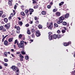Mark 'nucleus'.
<instances>
[{
	"mask_svg": "<svg viewBox=\"0 0 75 75\" xmlns=\"http://www.w3.org/2000/svg\"><path fill=\"white\" fill-rule=\"evenodd\" d=\"M69 13H67L65 15H63L62 16L59 18V20L57 21V23L59 24H60L61 23H62L63 22V20H64L65 18H68L69 17Z\"/></svg>",
	"mask_w": 75,
	"mask_h": 75,
	"instance_id": "nucleus-1",
	"label": "nucleus"
},
{
	"mask_svg": "<svg viewBox=\"0 0 75 75\" xmlns=\"http://www.w3.org/2000/svg\"><path fill=\"white\" fill-rule=\"evenodd\" d=\"M49 25V26H48ZM47 26L48 28L52 30V28L53 27V23L52 22L50 23L49 22L47 23Z\"/></svg>",
	"mask_w": 75,
	"mask_h": 75,
	"instance_id": "nucleus-2",
	"label": "nucleus"
},
{
	"mask_svg": "<svg viewBox=\"0 0 75 75\" xmlns=\"http://www.w3.org/2000/svg\"><path fill=\"white\" fill-rule=\"evenodd\" d=\"M11 68L12 69V70L13 71H16H16V72H18V71H19V70L18 69V68L15 66H12Z\"/></svg>",
	"mask_w": 75,
	"mask_h": 75,
	"instance_id": "nucleus-3",
	"label": "nucleus"
},
{
	"mask_svg": "<svg viewBox=\"0 0 75 75\" xmlns=\"http://www.w3.org/2000/svg\"><path fill=\"white\" fill-rule=\"evenodd\" d=\"M36 35L37 37H40L41 35V33L40 32V30H37L36 31Z\"/></svg>",
	"mask_w": 75,
	"mask_h": 75,
	"instance_id": "nucleus-4",
	"label": "nucleus"
},
{
	"mask_svg": "<svg viewBox=\"0 0 75 75\" xmlns=\"http://www.w3.org/2000/svg\"><path fill=\"white\" fill-rule=\"evenodd\" d=\"M4 27L5 28H6L7 30L9 29L10 27V23H7L5 25Z\"/></svg>",
	"mask_w": 75,
	"mask_h": 75,
	"instance_id": "nucleus-5",
	"label": "nucleus"
},
{
	"mask_svg": "<svg viewBox=\"0 0 75 75\" xmlns=\"http://www.w3.org/2000/svg\"><path fill=\"white\" fill-rule=\"evenodd\" d=\"M4 44L5 45H6V46H7L9 45V44H8V42L7 40H5L4 41Z\"/></svg>",
	"mask_w": 75,
	"mask_h": 75,
	"instance_id": "nucleus-6",
	"label": "nucleus"
},
{
	"mask_svg": "<svg viewBox=\"0 0 75 75\" xmlns=\"http://www.w3.org/2000/svg\"><path fill=\"white\" fill-rule=\"evenodd\" d=\"M29 11L30 13H29L30 15L32 14V13L34 12V9L32 8H30L29 10Z\"/></svg>",
	"mask_w": 75,
	"mask_h": 75,
	"instance_id": "nucleus-7",
	"label": "nucleus"
},
{
	"mask_svg": "<svg viewBox=\"0 0 75 75\" xmlns=\"http://www.w3.org/2000/svg\"><path fill=\"white\" fill-rule=\"evenodd\" d=\"M8 54L7 53V52H5L4 53V56L5 57H7V55Z\"/></svg>",
	"mask_w": 75,
	"mask_h": 75,
	"instance_id": "nucleus-8",
	"label": "nucleus"
},
{
	"mask_svg": "<svg viewBox=\"0 0 75 75\" xmlns=\"http://www.w3.org/2000/svg\"><path fill=\"white\" fill-rule=\"evenodd\" d=\"M69 45V42H65L64 43V45L65 46V47H67V46H68Z\"/></svg>",
	"mask_w": 75,
	"mask_h": 75,
	"instance_id": "nucleus-9",
	"label": "nucleus"
},
{
	"mask_svg": "<svg viewBox=\"0 0 75 75\" xmlns=\"http://www.w3.org/2000/svg\"><path fill=\"white\" fill-rule=\"evenodd\" d=\"M24 46V45H23L21 43H20L19 44L18 47V48H22Z\"/></svg>",
	"mask_w": 75,
	"mask_h": 75,
	"instance_id": "nucleus-10",
	"label": "nucleus"
},
{
	"mask_svg": "<svg viewBox=\"0 0 75 75\" xmlns=\"http://www.w3.org/2000/svg\"><path fill=\"white\" fill-rule=\"evenodd\" d=\"M56 14L57 16H61V13L59 12H57L56 13Z\"/></svg>",
	"mask_w": 75,
	"mask_h": 75,
	"instance_id": "nucleus-11",
	"label": "nucleus"
},
{
	"mask_svg": "<svg viewBox=\"0 0 75 75\" xmlns=\"http://www.w3.org/2000/svg\"><path fill=\"white\" fill-rule=\"evenodd\" d=\"M37 0H32L33 1V4H37Z\"/></svg>",
	"mask_w": 75,
	"mask_h": 75,
	"instance_id": "nucleus-12",
	"label": "nucleus"
},
{
	"mask_svg": "<svg viewBox=\"0 0 75 75\" xmlns=\"http://www.w3.org/2000/svg\"><path fill=\"white\" fill-rule=\"evenodd\" d=\"M13 40V38H10L8 39V42H12Z\"/></svg>",
	"mask_w": 75,
	"mask_h": 75,
	"instance_id": "nucleus-13",
	"label": "nucleus"
},
{
	"mask_svg": "<svg viewBox=\"0 0 75 75\" xmlns=\"http://www.w3.org/2000/svg\"><path fill=\"white\" fill-rule=\"evenodd\" d=\"M41 14L42 15H45L46 14V12L44 11H43L41 12Z\"/></svg>",
	"mask_w": 75,
	"mask_h": 75,
	"instance_id": "nucleus-14",
	"label": "nucleus"
},
{
	"mask_svg": "<svg viewBox=\"0 0 75 75\" xmlns=\"http://www.w3.org/2000/svg\"><path fill=\"white\" fill-rule=\"evenodd\" d=\"M27 34H29V35H30V34H31V32H30V29H28L27 30Z\"/></svg>",
	"mask_w": 75,
	"mask_h": 75,
	"instance_id": "nucleus-15",
	"label": "nucleus"
},
{
	"mask_svg": "<svg viewBox=\"0 0 75 75\" xmlns=\"http://www.w3.org/2000/svg\"><path fill=\"white\" fill-rule=\"evenodd\" d=\"M4 22H5L6 23H7L8 22V19H7V18H5L4 19Z\"/></svg>",
	"mask_w": 75,
	"mask_h": 75,
	"instance_id": "nucleus-16",
	"label": "nucleus"
},
{
	"mask_svg": "<svg viewBox=\"0 0 75 75\" xmlns=\"http://www.w3.org/2000/svg\"><path fill=\"white\" fill-rule=\"evenodd\" d=\"M31 32L32 33H35V30L34 29H32L31 30Z\"/></svg>",
	"mask_w": 75,
	"mask_h": 75,
	"instance_id": "nucleus-17",
	"label": "nucleus"
},
{
	"mask_svg": "<svg viewBox=\"0 0 75 75\" xmlns=\"http://www.w3.org/2000/svg\"><path fill=\"white\" fill-rule=\"evenodd\" d=\"M21 14L23 16H25V13L24 12L22 11L21 12Z\"/></svg>",
	"mask_w": 75,
	"mask_h": 75,
	"instance_id": "nucleus-18",
	"label": "nucleus"
},
{
	"mask_svg": "<svg viewBox=\"0 0 75 75\" xmlns=\"http://www.w3.org/2000/svg\"><path fill=\"white\" fill-rule=\"evenodd\" d=\"M53 38H54V39H56L57 38V35L55 34H54L53 35Z\"/></svg>",
	"mask_w": 75,
	"mask_h": 75,
	"instance_id": "nucleus-19",
	"label": "nucleus"
},
{
	"mask_svg": "<svg viewBox=\"0 0 75 75\" xmlns=\"http://www.w3.org/2000/svg\"><path fill=\"white\" fill-rule=\"evenodd\" d=\"M64 1L62 2H61L59 4V6H62V5H63V4H64Z\"/></svg>",
	"mask_w": 75,
	"mask_h": 75,
	"instance_id": "nucleus-20",
	"label": "nucleus"
},
{
	"mask_svg": "<svg viewBox=\"0 0 75 75\" xmlns=\"http://www.w3.org/2000/svg\"><path fill=\"white\" fill-rule=\"evenodd\" d=\"M49 38L50 40H52V35H49Z\"/></svg>",
	"mask_w": 75,
	"mask_h": 75,
	"instance_id": "nucleus-21",
	"label": "nucleus"
},
{
	"mask_svg": "<svg viewBox=\"0 0 75 75\" xmlns=\"http://www.w3.org/2000/svg\"><path fill=\"white\" fill-rule=\"evenodd\" d=\"M3 28H4V27L3 26H0V30L1 31H2L3 29Z\"/></svg>",
	"mask_w": 75,
	"mask_h": 75,
	"instance_id": "nucleus-22",
	"label": "nucleus"
},
{
	"mask_svg": "<svg viewBox=\"0 0 75 75\" xmlns=\"http://www.w3.org/2000/svg\"><path fill=\"white\" fill-rule=\"evenodd\" d=\"M8 4L9 5V6H12V2H8Z\"/></svg>",
	"mask_w": 75,
	"mask_h": 75,
	"instance_id": "nucleus-23",
	"label": "nucleus"
},
{
	"mask_svg": "<svg viewBox=\"0 0 75 75\" xmlns=\"http://www.w3.org/2000/svg\"><path fill=\"white\" fill-rule=\"evenodd\" d=\"M38 27L40 29H41V28H42V26L41 25H39L38 26Z\"/></svg>",
	"mask_w": 75,
	"mask_h": 75,
	"instance_id": "nucleus-24",
	"label": "nucleus"
},
{
	"mask_svg": "<svg viewBox=\"0 0 75 75\" xmlns=\"http://www.w3.org/2000/svg\"><path fill=\"white\" fill-rule=\"evenodd\" d=\"M38 7V5H36L35 6H34L33 7L34 8V9H36V8H37Z\"/></svg>",
	"mask_w": 75,
	"mask_h": 75,
	"instance_id": "nucleus-25",
	"label": "nucleus"
},
{
	"mask_svg": "<svg viewBox=\"0 0 75 75\" xmlns=\"http://www.w3.org/2000/svg\"><path fill=\"white\" fill-rule=\"evenodd\" d=\"M62 24L64 25H66L67 24V23L66 22H63L62 23Z\"/></svg>",
	"mask_w": 75,
	"mask_h": 75,
	"instance_id": "nucleus-26",
	"label": "nucleus"
},
{
	"mask_svg": "<svg viewBox=\"0 0 75 75\" xmlns=\"http://www.w3.org/2000/svg\"><path fill=\"white\" fill-rule=\"evenodd\" d=\"M57 8H54L53 9L52 11L53 12H56V11H57Z\"/></svg>",
	"mask_w": 75,
	"mask_h": 75,
	"instance_id": "nucleus-27",
	"label": "nucleus"
},
{
	"mask_svg": "<svg viewBox=\"0 0 75 75\" xmlns=\"http://www.w3.org/2000/svg\"><path fill=\"white\" fill-rule=\"evenodd\" d=\"M3 13V12L1 11H0V17H1V16H2Z\"/></svg>",
	"mask_w": 75,
	"mask_h": 75,
	"instance_id": "nucleus-28",
	"label": "nucleus"
},
{
	"mask_svg": "<svg viewBox=\"0 0 75 75\" xmlns=\"http://www.w3.org/2000/svg\"><path fill=\"white\" fill-rule=\"evenodd\" d=\"M18 24L19 25H23V22H22V21H19L18 23Z\"/></svg>",
	"mask_w": 75,
	"mask_h": 75,
	"instance_id": "nucleus-29",
	"label": "nucleus"
},
{
	"mask_svg": "<svg viewBox=\"0 0 75 75\" xmlns=\"http://www.w3.org/2000/svg\"><path fill=\"white\" fill-rule=\"evenodd\" d=\"M21 53L23 55H25V52H24V50L21 51Z\"/></svg>",
	"mask_w": 75,
	"mask_h": 75,
	"instance_id": "nucleus-30",
	"label": "nucleus"
},
{
	"mask_svg": "<svg viewBox=\"0 0 75 75\" xmlns=\"http://www.w3.org/2000/svg\"><path fill=\"white\" fill-rule=\"evenodd\" d=\"M47 8H49V9L51 8V6L50 5H48L47 6Z\"/></svg>",
	"mask_w": 75,
	"mask_h": 75,
	"instance_id": "nucleus-31",
	"label": "nucleus"
},
{
	"mask_svg": "<svg viewBox=\"0 0 75 75\" xmlns=\"http://www.w3.org/2000/svg\"><path fill=\"white\" fill-rule=\"evenodd\" d=\"M54 25L55 27H58V24L57 23H54Z\"/></svg>",
	"mask_w": 75,
	"mask_h": 75,
	"instance_id": "nucleus-32",
	"label": "nucleus"
},
{
	"mask_svg": "<svg viewBox=\"0 0 75 75\" xmlns=\"http://www.w3.org/2000/svg\"><path fill=\"white\" fill-rule=\"evenodd\" d=\"M19 56L21 58H24V56H23L21 54H20Z\"/></svg>",
	"mask_w": 75,
	"mask_h": 75,
	"instance_id": "nucleus-33",
	"label": "nucleus"
},
{
	"mask_svg": "<svg viewBox=\"0 0 75 75\" xmlns=\"http://www.w3.org/2000/svg\"><path fill=\"white\" fill-rule=\"evenodd\" d=\"M31 37L33 38H35V35H34V33H33L31 35Z\"/></svg>",
	"mask_w": 75,
	"mask_h": 75,
	"instance_id": "nucleus-34",
	"label": "nucleus"
},
{
	"mask_svg": "<svg viewBox=\"0 0 75 75\" xmlns=\"http://www.w3.org/2000/svg\"><path fill=\"white\" fill-rule=\"evenodd\" d=\"M16 33H17V34H19L20 33V30H17L16 31Z\"/></svg>",
	"mask_w": 75,
	"mask_h": 75,
	"instance_id": "nucleus-35",
	"label": "nucleus"
},
{
	"mask_svg": "<svg viewBox=\"0 0 75 75\" xmlns=\"http://www.w3.org/2000/svg\"><path fill=\"white\" fill-rule=\"evenodd\" d=\"M65 32H66V30H65L62 29V33H65Z\"/></svg>",
	"mask_w": 75,
	"mask_h": 75,
	"instance_id": "nucleus-36",
	"label": "nucleus"
},
{
	"mask_svg": "<svg viewBox=\"0 0 75 75\" xmlns=\"http://www.w3.org/2000/svg\"><path fill=\"white\" fill-rule=\"evenodd\" d=\"M35 23L37 24H39V21L37 20L36 21Z\"/></svg>",
	"mask_w": 75,
	"mask_h": 75,
	"instance_id": "nucleus-37",
	"label": "nucleus"
},
{
	"mask_svg": "<svg viewBox=\"0 0 75 75\" xmlns=\"http://www.w3.org/2000/svg\"><path fill=\"white\" fill-rule=\"evenodd\" d=\"M17 30H20V27L19 26H17L16 27Z\"/></svg>",
	"mask_w": 75,
	"mask_h": 75,
	"instance_id": "nucleus-38",
	"label": "nucleus"
},
{
	"mask_svg": "<svg viewBox=\"0 0 75 75\" xmlns=\"http://www.w3.org/2000/svg\"><path fill=\"white\" fill-rule=\"evenodd\" d=\"M29 58V57H28V56H26L25 57V59H26L28 60V59Z\"/></svg>",
	"mask_w": 75,
	"mask_h": 75,
	"instance_id": "nucleus-39",
	"label": "nucleus"
},
{
	"mask_svg": "<svg viewBox=\"0 0 75 75\" xmlns=\"http://www.w3.org/2000/svg\"><path fill=\"white\" fill-rule=\"evenodd\" d=\"M24 41L22 40L21 42V43H20L21 44H23V45H24Z\"/></svg>",
	"mask_w": 75,
	"mask_h": 75,
	"instance_id": "nucleus-40",
	"label": "nucleus"
},
{
	"mask_svg": "<svg viewBox=\"0 0 75 75\" xmlns=\"http://www.w3.org/2000/svg\"><path fill=\"white\" fill-rule=\"evenodd\" d=\"M10 16L11 17H13V16H14V14H13V13H11V14L10 15Z\"/></svg>",
	"mask_w": 75,
	"mask_h": 75,
	"instance_id": "nucleus-41",
	"label": "nucleus"
},
{
	"mask_svg": "<svg viewBox=\"0 0 75 75\" xmlns=\"http://www.w3.org/2000/svg\"><path fill=\"white\" fill-rule=\"evenodd\" d=\"M57 38H60V37H61V36L59 35H57Z\"/></svg>",
	"mask_w": 75,
	"mask_h": 75,
	"instance_id": "nucleus-42",
	"label": "nucleus"
},
{
	"mask_svg": "<svg viewBox=\"0 0 75 75\" xmlns=\"http://www.w3.org/2000/svg\"><path fill=\"white\" fill-rule=\"evenodd\" d=\"M4 61L6 62H8V59H4Z\"/></svg>",
	"mask_w": 75,
	"mask_h": 75,
	"instance_id": "nucleus-43",
	"label": "nucleus"
},
{
	"mask_svg": "<svg viewBox=\"0 0 75 75\" xmlns=\"http://www.w3.org/2000/svg\"><path fill=\"white\" fill-rule=\"evenodd\" d=\"M29 24L28 23L26 24L25 25V26L26 27H29Z\"/></svg>",
	"mask_w": 75,
	"mask_h": 75,
	"instance_id": "nucleus-44",
	"label": "nucleus"
},
{
	"mask_svg": "<svg viewBox=\"0 0 75 75\" xmlns=\"http://www.w3.org/2000/svg\"><path fill=\"white\" fill-rule=\"evenodd\" d=\"M22 37V35L21 34H20L19 35V38H21Z\"/></svg>",
	"mask_w": 75,
	"mask_h": 75,
	"instance_id": "nucleus-45",
	"label": "nucleus"
},
{
	"mask_svg": "<svg viewBox=\"0 0 75 75\" xmlns=\"http://www.w3.org/2000/svg\"><path fill=\"white\" fill-rule=\"evenodd\" d=\"M12 18V17H11V16H10L9 17H8V19L9 20H10L11 19H12L11 18Z\"/></svg>",
	"mask_w": 75,
	"mask_h": 75,
	"instance_id": "nucleus-46",
	"label": "nucleus"
},
{
	"mask_svg": "<svg viewBox=\"0 0 75 75\" xmlns=\"http://www.w3.org/2000/svg\"><path fill=\"white\" fill-rule=\"evenodd\" d=\"M34 19L35 20H38V18H37V17H34Z\"/></svg>",
	"mask_w": 75,
	"mask_h": 75,
	"instance_id": "nucleus-47",
	"label": "nucleus"
},
{
	"mask_svg": "<svg viewBox=\"0 0 75 75\" xmlns=\"http://www.w3.org/2000/svg\"><path fill=\"white\" fill-rule=\"evenodd\" d=\"M25 13H28V10L27 9H26V10H25Z\"/></svg>",
	"mask_w": 75,
	"mask_h": 75,
	"instance_id": "nucleus-48",
	"label": "nucleus"
},
{
	"mask_svg": "<svg viewBox=\"0 0 75 75\" xmlns=\"http://www.w3.org/2000/svg\"><path fill=\"white\" fill-rule=\"evenodd\" d=\"M57 33H58V34H59L61 33V31H60V30H57Z\"/></svg>",
	"mask_w": 75,
	"mask_h": 75,
	"instance_id": "nucleus-49",
	"label": "nucleus"
},
{
	"mask_svg": "<svg viewBox=\"0 0 75 75\" xmlns=\"http://www.w3.org/2000/svg\"><path fill=\"white\" fill-rule=\"evenodd\" d=\"M4 65L5 67H7V66H8V64H7V63H4Z\"/></svg>",
	"mask_w": 75,
	"mask_h": 75,
	"instance_id": "nucleus-50",
	"label": "nucleus"
},
{
	"mask_svg": "<svg viewBox=\"0 0 75 75\" xmlns=\"http://www.w3.org/2000/svg\"><path fill=\"white\" fill-rule=\"evenodd\" d=\"M3 32H4L5 31H6V29L4 28H3Z\"/></svg>",
	"mask_w": 75,
	"mask_h": 75,
	"instance_id": "nucleus-51",
	"label": "nucleus"
},
{
	"mask_svg": "<svg viewBox=\"0 0 75 75\" xmlns=\"http://www.w3.org/2000/svg\"><path fill=\"white\" fill-rule=\"evenodd\" d=\"M51 34H52V33L51 32H49L48 33L49 35H51Z\"/></svg>",
	"mask_w": 75,
	"mask_h": 75,
	"instance_id": "nucleus-52",
	"label": "nucleus"
},
{
	"mask_svg": "<svg viewBox=\"0 0 75 75\" xmlns=\"http://www.w3.org/2000/svg\"><path fill=\"white\" fill-rule=\"evenodd\" d=\"M17 42V40H16L15 41L14 44H16Z\"/></svg>",
	"mask_w": 75,
	"mask_h": 75,
	"instance_id": "nucleus-53",
	"label": "nucleus"
},
{
	"mask_svg": "<svg viewBox=\"0 0 75 75\" xmlns=\"http://www.w3.org/2000/svg\"><path fill=\"white\" fill-rule=\"evenodd\" d=\"M16 8H17V5H15L14 6V9H15V10H16Z\"/></svg>",
	"mask_w": 75,
	"mask_h": 75,
	"instance_id": "nucleus-54",
	"label": "nucleus"
},
{
	"mask_svg": "<svg viewBox=\"0 0 75 75\" xmlns=\"http://www.w3.org/2000/svg\"><path fill=\"white\" fill-rule=\"evenodd\" d=\"M20 60L21 61H23V58H21L20 59Z\"/></svg>",
	"mask_w": 75,
	"mask_h": 75,
	"instance_id": "nucleus-55",
	"label": "nucleus"
},
{
	"mask_svg": "<svg viewBox=\"0 0 75 75\" xmlns=\"http://www.w3.org/2000/svg\"><path fill=\"white\" fill-rule=\"evenodd\" d=\"M13 13L14 16H15V14H16V12H15V11L14 10H13Z\"/></svg>",
	"mask_w": 75,
	"mask_h": 75,
	"instance_id": "nucleus-56",
	"label": "nucleus"
},
{
	"mask_svg": "<svg viewBox=\"0 0 75 75\" xmlns=\"http://www.w3.org/2000/svg\"><path fill=\"white\" fill-rule=\"evenodd\" d=\"M2 18H4V17H5V16H4V14L2 15Z\"/></svg>",
	"mask_w": 75,
	"mask_h": 75,
	"instance_id": "nucleus-57",
	"label": "nucleus"
},
{
	"mask_svg": "<svg viewBox=\"0 0 75 75\" xmlns=\"http://www.w3.org/2000/svg\"><path fill=\"white\" fill-rule=\"evenodd\" d=\"M20 65V63H17V66H19Z\"/></svg>",
	"mask_w": 75,
	"mask_h": 75,
	"instance_id": "nucleus-58",
	"label": "nucleus"
},
{
	"mask_svg": "<svg viewBox=\"0 0 75 75\" xmlns=\"http://www.w3.org/2000/svg\"><path fill=\"white\" fill-rule=\"evenodd\" d=\"M4 40H5V39H4V38H3L2 40V42H4Z\"/></svg>",
	"mask_w": 75,
	"mask_h": 75,
	"instance_id": "nucleus-59",
	"label": "nucleus"
},
{
	"mask_svg": "<svg viewBox=\"0 0 75 75\" xmlns=\"http://www.w3.org/2000/svg\"><path fill=\"white\" fill-rule=\"evenodd\" d=\"M2 68H3V67H2V66L1 65H0V69H1Z\"/></svg>",
	"mask_w": 75,
	"mask_h": 75,
	"instance_id": "nucleus-60",
	"label": "nucleus"
},
{
	"mask_svg": "<svg viewBox=\"0 0 75 75\" xmlns=\"http://www.w3.org/2000/svg\"><path fill=\"white\" fill-rule=\"evenodd\" d=\"M50 5H52V4H53V3H52V2H50Z\"/></svg>",
	"mask_w": 75,
	"mask_h": 75,
	"instance_id": "nucleus-61",
	"label": "nucleus"
},
{
	"mask_svg": "<svg viewBox=\"0 0 75 75\" xmlns=\"http://www.w3.org/2000/svg\"><path fill=\"white\" fill-rule=\"evenodd\" d=\"M26 14L27 16H29V13H28V12H27L25 13Z\"/></svg>",
	"mask_w": 75,
	"mask_h": 75,
	"instance_id": "nucleus-62",
	"label": "nucleus"
},
{
	"mask_svg": "<svg viewBox=\"0 0 75 75\" xmlns=\"http://www.w3.org/2000/svg\"><path fill=\"white\" fill-rule=\"evenodd\" d=\"M8 1H9V2H11L12 3L13 2V0H8Z\"/></svg>",
	"mask_w": 75,
	"mask_h": 75,
	"instance_id": "nucleus-63",
	"label": "nucleus"
},
{
	"mask_svg": "<svg viewBox=\"0 0 75 75\" xmlns=\"http://www.w3.org/2000/svg\"><path fill=\"white\" fill-rule=\"evenodd\" d=\"M63 28H64V29H65V31H66V30H67V28H66L65 27H64Z\"/></svg>",
	"mask_w": 75,
	"mask_h": 75,
	"instance_id": "nucleus-64",
	"label": "nucleus"
}]
</instances>
